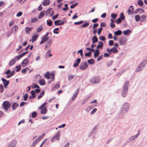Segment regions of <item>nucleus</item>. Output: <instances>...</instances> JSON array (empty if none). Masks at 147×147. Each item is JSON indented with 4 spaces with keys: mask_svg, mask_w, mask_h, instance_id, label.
Masks as SVG:
<instances>
[{
    "mask_svg": "<svg viewBox=\"0 0 147 147\" xmlns=\"http://www.w3.org/2000/svg\"><path fill=\"white\" fill-rule=\"evenodd\" d=\"M29 69L28 67H27L23 69L22 71V72L23 74H25L27 71H28Z\"/></svg>",
    "mask_w": 147,
    "mask_h": 147,
    "instance_id": "4c0bfd02",
    "label": "nucleus"
},
{
    "mask_svg": "<svg viewBox=\"0 0 147 147\" xmlns=\"http://www.w3.org/2000/svg\"><path fill=\"white\" fill-rule=\"evenodd\" d=\"M47 102H45L42 106L39 107V109H41V113L42 114L46 113L47 111V110L46 107L47 105Z\"/></svg>",
    "mask_w": 147,
    "mask_h": 147,
    "instance_id": "f03ea898",
    "label": "nucleus"
},
{
    "mask_svg": "<svg viewBox=\"0 0 147 147\" xmlns=\"http://www.w3.org/2000/svg\"><path fill=\"white\" fill-rule=\"evenodd\" d=\"M137 3L140 6H142L144 5V3L142 0H138Z\"/></svg>",
    "mask_w": 147,
    "mask_h": 147,
    "instance_id": "7c9ffc66",
    "label": "nucleus"
},
{
    "mask_svg": "<svg viewBox=\"0 0 147 147\" xmlns=\"http://www.w3.org/2000/svg\"><path fill=\"white\" fill-rule=\"evenodd\" d=\"M87 61L90 64H94V60L92 59L88 60Z\"/></svg>",
    "mask_w": 147,
    "mask_h": 147,
    "instance_id": "e433bc0d",
    "label": "nucleus"
},
{
    "mask_svg": "<svg viewBox=\"0 0 147 147\" xmlns=\"http://www.w3.org/2000/svg\"><path fill=\"white\" fill-rule=\"evenodd\" d=\"M22 14V12L20 11L18 13H17L16 14V16L18 17L21 16Z\"/></svg>",
    "mask_w": 147,
    "mask_h": 147,
    "instance_id": "774afa93",
    "label": "nucleus"
},
{
    "mask_svg": "<svg viewBox=\"0 0 147 147\" xmlns=\"http://www.w3.org/2000/svg\"><path fill=\"white\" fill-rule=\"evenodd\" d=\"M129 105L128 103H124L121 109V113H123L127 112L129 109Z\"/></svg>",
    "mask_w": 147,
    "mask_h": 147,
    "instance_id": "7ed1b4c3",
    "label": "nucleus"
},
{
    "mask_svg": "<svg viewBox=\"0 0 147 147\" xmlns=\"http://www.w3.org/2000/svg\"><path fill=\"white\" fill-rule=\"evenodd\" d=\"M117 14L112 13L111 14V17L112 18H117Z\"/></svg>",
    "mask_w": 147,
    "mask_h": 147,
    "instance_id": "8fccbe9b",
    "label": "nucleus"
},
{
    "mask_svg": "<svg viewBox=\"0 0 147 147\" xmlns=\"http://www.w3.org/2000/svg\"><path fill=\"white\" fill-rule=\"evenodd\" d=\"M28 95L27 94H25L23 96V98L25 101H26L27 99Z\"/></svg>",
    "mask_w": 147,
    "mask_h": 147,
    "instance_id": "de8ad7c7",
    "label": "nucleus"
},
{
    "mask_svg": "<svg viewBox=\"0 0 147 147\" xmlns=\"http://www.w3.org/2000/svg\"><path fill=\"white\" fill-rule=\"evenodd\" d=\"M14 74V71H12L10 74H7V78H9L11 77L12 76H13Z\"/></svg>",
    "mask_w": 147,
    "mask_h": 147,
    "instance_id": "c9c22d12",
    "label": "nucleus"
},
{
    "mask_svg": "<svg viewBox=\"0 0 147 147\" xmlns=\"http://www.w3.org/2000/svg\"><path fill=\"white\" fill-rule=\"evenodd\" d=\"M43 27L42 25H40L36 29V32H39L41 31L43 29Z\"/></svg>",
    "mask_w": 147,
    "mask_h": 147,
    "instance_id": "c85d7f7f",
    "label": "nucleus"
},
{
    "mask_svg": "<svg viewBox=\"0 0 147 147\" xmlns=\"http://www.w3.org/2000/svg\"><path fill=\"white\" fill-rule=\"evenodd\" d=\"M122 33V32L120 30H118L114 33V34L116 36L120 35Z\"/></svg>",
    "mask_w": 147,
    "mask_h": 147,
    "instance_id": "72a5a7b5",
    "label": "nucleus"
},
{
    "mask_svg": "<svg viewBox=\"0 0 147 147\" xmlns=\"http://www.w3.org/2000/svg\"><path fill=\"white\" fill-rule=\"evenodd\" d=\"M144 9H142L139 8L136 10L134 12V13L135 14H137L138 13L141 14L144 12Z\"/></svg>",
    "mask_w": 147,
    "mask_h": 147,
    "instance_id": "f8f14e48",
    "label": "nucleus"
},
{
    "mask_svg": "<svg viewBox=\"0 0 147 147\" xmlns=\"http://www.w3.org/2000/svg\"><path fill=\"white\" fill-rule=\"evenodd\" d=\"M92 42L93 43H94L97 42L98 41V39L96 36H94L92 38Z\"/></svg>",
    "mask_w": 147,
    "mask_h": 147,
    "instance_id": "393cba45",
    "label": "nucleus"
},
{
    "mask_svg": "<svg viewBox=\"0 0 147 147\" xmlns=\"http://www.w3.org/2000/svg\"><path fill=\"white\" fill-rule=\"evenodd\" d=\"M51 40H50L48 42L47 44L46 45L45 49L46 48H47V47H49L51 45Z\"/></svg>",
    "mask_w": 147,
    "mask_h": 147,
    "instance_id": "f704fd0d",
    "label": "nucleus"
},
{
    "mask_svg": "<svg viewBox=\"0 0 147 147\" xmlns=\"http://www.w3.org/2000/svg\"><path fill=\"white\" fill-rule=\"evenodd\" d=\"M127 41L126 38H121L119 40V43L121 45H123L125 44Z\"/></svg>",
    "mask_w": 147,
    "mask_h": 147,
    "instance_id": "4468645a",
    "label": "nucleus"
},
{
    "mask_svg": "<svg viewBox=\"0 0 147 147\" xmlns=\"http://www.w3.org/2000/svg\"><path fill=\"white\" fill-rule=\"evenodd\" d=\"M18 27L16 26H14L12 30V33L13 32H16L18 30Z\"/></svg>",
    "mask_w": 147,
    "mask_h": 147,
    "instance_id": "473e14b6",
    "label": "nucleus"
},
{
    "mask_svg": "<svg viewBox=\"0 0 147 147\" xmlns=\"http://www.w3.org/2000/svg\"><path fill=\"white\" fill-rule=\"evenodd\" d=\"M33 28L32 27H26L25 28V30L26 33L27 34H29V32L31 31H32V30Z\"/></svg>",
    "mask_w": 147,
    "mask_h": 147,
    "instance_id": "412c9836",
    "label": "nucleus"
},
{
    "mask_svg": "<svg viewBox=\"0 0 147 147\" xmlns=\"http://www.w3.org/2000/svg\"><path fill=\"white\" fill-rule=\"evenodd\" d=\"M53 9L50 8L46 12L45 15L47 16H51L53 14Z\"/></svg>",
    "mask_w": 147,
    "mask_h": 147,
    "instance_id": "1a4fd4ad",
    "label": "nucleus"
},
{
    "mask_svg": "<svg viewBox=\"0 0 147 147\" xmlns=\"http://www.w3.org/2000/svg\"><path fill=\"white\" fill-rule=\"evenodd\" d=\"M22 57H21L20 55L17 56L15 58V59H16L17 60H19V59H20Z\"/></svg>",
    "mask_w": 147,
    "mask_h": 147,
    "instance_id": "864d4df0",
    "label": "nucleus"
},
{
    "mask_svg": "<svg viewBox=\"0 0 147 147\" xmlns=\"http://www.w3.org/2000/svg\"><path fill=\"white\" fill-rule=\"evenodd\" d=\"M19 104L17 102H14L12 104V107L13 110H15L16 108L18 107Z\"/></svg>",
    "mask_w": 147,
    "mask_h": 147,
    "instance_id": "dca6fc26",
    "label": "nucleus"
},
{
    "mask_svg": "<svg viewBox=\"0 0 147 147\" xmlns=\"http://www.w3.org/2000/svg\"><path fill=\"white\" fill-rule=\"evenodd\" d=\"M39 83L40 85H43L45 84V81L43 79L40 80L39 81Z\"/></svg>",
    "mask_w": 147,
    "mask_h": 147,
    "instance_id": "a878e982",
    "label": "nucleus"
},
{
    "mask_svg": "<svg viewBox=\"0 0 147 147\" xmlns=\"http://www.w3.org/2000/svg\"><path fill=\"white\" fill-rule=\"evenodd\" d=\"M124 19H117V20H116L115 22L117 24L120 23L121 22V20H124Z\"/></svg>",
    "mask_w": 147,
    "mask_h": 147,
    "instance_id": "09e8293b",
    "label": "nucleus"
},
{
    "mask_svg": "<svg viewBox=\"0 0 147 147\" xmlns=\"http://www.w3.org/2000/svg\"><path fill=\"white\" fill-rule=\"evenodd\" d=\"M125 17L123 13H121L120 15V18H124Z\"/></svg>",
    "mask_w": 147,
    "mask_h": 147,
    "instance_id": "e2e57ef3",
    "label": "nucleus"
},
{
    "mask_svg": "<svg viewBox=\"0 0 147 147\" xmlns=\"http://www.w3.org/2000/svg\"><path fill=\"white\" fill-rule=\"evenodd\" d=\"M50 1L49 0H45L42 3V5L44 6H47L49 5Z\"/></svg>",
    "mask_w": 147,
    "mask_h": 147,
    "instance_id": "a211bd4d",
    "label": "nucleus"
},
{
    "mask_svg": "<svg viewBox=\"0 0 147 147\" xmlns=\"http://www.w3.org/2000/svg\"><path fill=\"white\" fill-rule=\"evenodd\" d=\"M102 28H99L98 30V35L100 34L102 30Z\"/></svg>",
    "mask_w": 147,
    "mask_h": 147,
    "instance_id": "6e6d98bb",
    "label": "nucleus"
},
{
    "mask_svg": "<svg viewBox=\"0 0 147 147\" xmlns=\"http://www.w3.org/2000/svg\"><path fill=\"white\" fill-rule=\"evenodd\" d=\"M83 22V21H82L78 22H75L74 24L76 25H79L82 23Z\"/></svg>",
    "mask_w": 147,
    "mask_h": 147,
    "instance_id": "052dcab7",
    "label": "nucleus"
},
{
    "mask_svg": "<svg viewBox=\"0 0 147 147\" xmlns=\"http://www.w3.org/2000/svg\"><path fill=\"white\" fill-rule=\"evenodd\" d=\"M97 109L96 108L93 109L91 112L90 113L91 114H93L94 113L97 111Z\"/></svg>",
    "mask_w": 147,
    "mask_h": 147,
    "instance_id": "680f3d73",
    "label": "nucleus"
},
{
    "mask_svg": "<svg viewBox=\"0 0 147 147\" xmlns=\"http://www.w3.org/2000/svg\"><path fill=\"white\" fill-rule=\"evenodd\" d=\"M4 87L2 84H0V92L2 93L3 91Z\"/></svg>",
    "mask_w": 147,
    "mask_h": 147,
    "instance_id": "a18cd8bd",
    "label": "nucleus"
},
{
    "mask_svg": "<svg viewBox=\"0 0 147 147\" xmlns=\"http://www.w3.org/2000/svg\"><path fill=\"white\" fill-rule=\"evenodd\" d=\"M1 80L3 82V84L4 87H6V86L9 84V81H7L6 79L3 78H2Z\"/></svg>",
    "mask_w": 147,
    "mask_h": 147,
    "instance_id": "2eb2a0df",
    "label": "nucleus"
},
{
    "mask_svg": "<svg viewBox=\"0 0 147 147\" xmlns=\"http://www.w3.org/2000/svg\"><path fill=\"white\" fill-rule=\"evenodd\" d=\"M59 30V28H55L53 30V32L55 34H58L59 32H55V30Z\"/></svg>",
    "mask_w": 147,
    "mask_h": 147,
    "instance_id": "bf43d9fd",
    "label": "nucleus"
},
{
    "mask_svg": "<svg viewBox=\"0 0 147 147\" xmlns=\"http://www.w3.org/2000/svg\"><path fill=\"white\" fill-rule=\"evenodd\" d=\"M44 13L42 12H41L40 13V15H39V16H38L39 18H42L44 16Z\"/></svg>",
    "mask_w": 147,
    "mask_h": 147,
    "instance_id": "603ef678",
    "label": "nucleus"
},
{
    "mask_svg": "<svg viewBox=\"0 0 147 147\" xmlns=\"http://www.w3.org/2000/svg\"><path fill=\"white\" fill-rule=\"evenodd\" d=\"M111 23L110 24V26L112 28H113L115 26V25L114 23V20H113V19H111Z\"/></svg>",
    "mask_w": 147,
    "mask_h": 147,
    "instance_id": "cd10ccee",
    "label": "nucleus"
},
{
    "mask_svg": "<svg viewBox=\"0 0 147 147\" xmlns=\"http://www.w3.org/2000/svg\"><path fill=\"white\" fill-rule=\"evenodd\" d=\"M103 57V55H101L99 56L98 58L97 59V61H100L101 59Z\"/></svg>",
    "mask_w": 147,
    "mask_h": 147,
    "instance_id": "69168bd1",
    "label": "nucleus"
},
{
    "mask_svg": "<svg viewBox=\"0 0 147 147\" xmlns=\"http://www.w3.org/2000/svg\"><path fill=\"white\" fill-rule=\"evenodd\" d=\"M59 133L60 131L58 132L56 135L52 138L51 140V142L55 141L56 140H59L60 137V134Z\"/></svg>",
    "mask_w": 147,
    "mask_h": 147,
    "instance_id": "0eeeda50",
    "label": "nucleus"
},
{
    "mask_svg": "<svg viewBox=\"0 0 147 147\" xmlns=\"http://www.w3.org/2000/svg\"><path fill=\"white\" fill-rule=\"evenodd\" d=\"M131 32V31L129 30H127L123 31V33L124 35H127L129 34Z\"/></svg>",
    "mask_w": 147,
    "mask_h": 147,
    "instance_id": "aec40b11",
    "label": "nucleus"
},
{
    "mask_svg": "<svg viewBox=\"0 0 147 147\" xmlns=\"http://www.w3.org/2000/svg\"><path fill=\"white\" fill-rule=\"evenodd\" d=\"M15 146L16 144L14 143V142H12L9 144L8 147H15Z\"/></svg>",
    "mask_w": 147,
    "mask_h": 147,
    "instance_id": "58836bf2",
    "label": "nucleus"
},
{
    "mask_svg": "<svg viewBox=\"0 0 147 147\" xmlns=\"http://www.w3.org/2000/svg\"><path fill=\"white\" fill-rule=\"evenodd\" d=\"M129 84V82H127L124 84L123 91L122 92L121 94L122 96L125 97L126 96V93L128 90V86Z\"/></svg>",
    "mask_w": 147,
    "mask_h": 147,
    "instance_id": "f257e3e1",
    "label": "nucleus"
},
{
    "mask_svg": "<svg viewBox=\"0 0 147 147\" xmlns=\"http://www.w3.org/2000/svg\"><path fill=\"white\" fill-rule=\"evenodd\" d=\"M46 55L50 57H51L52 56V54L51 53V50H49L47 51Z\"/></svg>",
    "mask_w": 147,
    "mask_h": 147,
    "instance_id": "ea45409f",
    "label": "nucleus"
},
{
    "mask_svg": "<svg viewBox=\"0 0 147 147\" xmlns=\"http://www.w3.org/2000/svg\"><path fill=\"white\" fill-rule=\"evenodd\" d=\"M54 24L56 26H60L63 25L64 22L61 20H57L54 21Z\"/></svg>",
    "mask_w": 147,
    "mask_h": 147,
    "instance_id": "9b49d317",
    "label": "nucleus"
},
{
    "mask_svg": "<svg viewBox=\"0 0 147 147\" xmlns=\"http://www.w3.org/2000/svg\"><path fill=\"white\" fill-rule=\"evenodd\" d=\"M38 35H34L32 37V42H34L35 41H36L37 40V39L38 37Z\"/></svg>",
    "mask_w": 147,
    "mask_h": 147,
    "instance_id": "2f4dec72",
    "label": "nucleus"
},
{
    "mask_svg": "<svg viewBox=\"0 0 147 147\" xmlns=\"http://www.w3.org/2000/svg\"><path fill=\"white\" fill-rule=\"evenodd\" d=\"M3 105L5 109L7 110L10 107V104L9 102L5 101L3 103Z\"/></svg>",
    "mask_w": 147,
    "mask_h": 147,
    "instance_id": "39448f33",
    "label": "nucleus"
},
{
    "mask_svg": "<svg viewBox=\"0 0 147 147\" xmlns=\"http://www.w3.org/2000/svg\"><path fill=\"white\" fill-rule=\"evenodd\" d=\"M89 25V24L88 23H85L81 26V27L82 28L86 27L88 26Z\"/></svg>",
    "mask_w": 147,
    "mask_h": 147,
    "instance_id": "37998d69",
    "label": "nucleus"
},
{
    "mask_svg": "<svg viewBox=\"0 0 147 147\" xmlns=\"http://www.w3.org/2000/svg\"><path fill=\"white\" fill-rule=\"evenodd\" d=\"M99 38L100 39L103 41L105 40H106V38L103 36H101Z\"/></svg>",
    "mask_w": 147,
    "mask_h": 147,
    "instance_id": "5fc2aeb1",
    "label": "nucleus"
},
{
    "mask_svg": "<svg viewBox=\"0 0 147 147\" xmlns=\"http://www.w3.org/2000/svg\"><path fill=\"white\" fill-rule=\"evenodd\" d=\"M91 51H89L88 53H86L85 54V56H90V55H91Z\"/></svg>",
    "mask_w": 147,
    "mask_h": 147,
    "instance_id": "338daca9",
    "label": "nucleus"
},
{
    "mask_svg": "<svg viewBox=\"0 0 147 147\" xmlns=\"http://www.w3.org/2000/svg\"><path fill=\"white\" fill-rule=\"evenodd\" d=\"M54 78V75L53 73H50L49 75V79H53Z\"/></svg>",
    "mask_w": 147,
    "mask_h": 147,
    "instance_id": "a19ab883",
    "label": "nucleus"
},
{
    "mask_svg": "<svg viewBox=\"0 0 147 147\" xmlns=\"http://www.w3.org/2000/svg\"><path fill=\"white\" fill-rule=\"evenodd\" d=\"M146 63L147 61H144L141 63L136 69V71L139 72L146 65Z\"/></svg>",
    "mask_w": 147,
    "mask_h": 147,
    "instance_id": "20e7f679",
    "label": "nucleus"
},
{
    "mask_svg": "<svg viewBox=\"0 0 147 147\" xmlns=\"http://www.w3.org/2000/svg\"><path fill=\"white\" fill-rule=\"evenodd\" d=\"M20 65H19V66H16V67L17 68V69L16 70V72H18L20 71Z\"/></svg>",
    "mask_w": 147,
    "mask_h": 147,
    "instance_id": "4d7b16f0",
    "label": "nucleus"
},
{
    "mask_svg": "<svg viewBox=\"0 0 147 147\" xmlns=\"http://www.w3.org/2000/svg\"><path fill=\"white\" fill-rule=\"evenodd\" d=\"M74 76L70 75L68 77V80H72L74 78Z\"/></svg>",
    "mask_w": 147,
    "mask_h": 147,
    "instance_id": "13d9d810",
    "label": "nucleus"
},
{
    "mask_svg": "<svg viewBox=\"0 0 147 147\" xmlns=\"http://www.w3.org/2000/svg\"><path fill=\"white\" fill-rule=\"evenodd\" d=\"M114 41L113 40H110L109 42V45L110 46H113L114 44Z\"/></svg>",
    "mask_w": 147,
    "mask_h": 147,
    "instance_id": "3c124183",
    "label": "nucleus"
},
{
    "mask_svg": "<svg viewBox=\"0 0 147 147\" xmlns=\"http://www.w3.org/2000/svg\"><path fill=\"white\" fill-rule=\"evenodd\" d=\"M111 53H115L118 52L117 49L115 47H113L111 49Z\"/></svg>",
    "mask_w": 147,
    "mask_h": 147,
    "instance_id": "b1692460",
    "label": "nucleus"
},
{
    "mask_svg": "<svg viewBox=\"0 0 147 147\" xmlns=\"http://www.w3.org/2000/svg\"><path fill=\"white\" fill-rule=\"evenodd\" d=\"M99 81V79L97 77H94L92 78L90 80V82L93 84L98 83Z\"/></svg>",
    "mask_w": 147,
    "mask_h": 147,
    "instance_id": "6e6552de",
    "label": "nucleus"
},
{
    "mask_svg": "<svg viewBox=\"0 0 147 147\" xmlns=\"http://www.w3.org/2000/svg\"><path fill=\"white\" fill-rule=\"evenodd\" d=\"M89 100V98H87L85 99H84L82 102V105H84V104L86 102H87Z\"/></svg>",
    "mask_w": 147,
    "mask_h": 147,
    "instance_id": "49530a36",
    "label": "nucleus"
},
{
    "mask_svg": "<svg viewBox=\"0 0 147 147\" xmlns=\"http://www.w3.org/2000/svg\"><path fill=\"white\" fill-rule=\"evenodd\" d=\"M29 60L27 58L24 59L22 63V65L24 67L26 66L28 63Z\"/></svg>",
    "mask_w": 147,
    "mask_h": 147,
    "instance_id": "9d476101",
    "label": "nucleus"
},
{
    "mask_svg": "<svg viewBox=\"0 0 147 147\" xmlns=\"http://www.w3.org/2000/svg\"><path fill=\"white\" fill-rule=\"evenodd\" d=\"M37 115V113L35 111H34L32 113V117L34 118Z\"/></svg>",
    "mask_w": 147,
    "mask_h": 147,
    "instance_id": "79ce46f5",
    "label": "nucleus"
},
{
    "mask_svg": "<svg viewBox=\"0 0 147 147\" xmlns=\"http://www.w3.org/2000/svg\"><path fill=\"white\" fill-rule=\"evenodd\" d=\"M79 88H77L76 89V90L75 92V93L74 94V95L77 96V95L79 93Z\"/></svg>",
    "mask_w": 147,
    "mask_h": 147,
    "instance_id": "0e129e2a",
    "label": "nucleus"
},
{
    "mask_svg": "<svg viewBox=\"0 0 147 147\" xmlns=\"http://www.w3.org/2000/svg\"><path fill=\"white\" fill-rule=\"evenodd\" d=\"M52 21L50 20H48L47 21V24L49 26H50L52 25Z\"/></svg>",
    "mask_w": 147,
    "mask_h": 147,
    "instance_id": "c03bdc74",
    "label": "nucleus"
},
{
    "mask_svg": "<svg viewBox=\"0 0 147 147\" xmlns=\"http://www.w3.org/2000/svg\"><path fill=\"white\" fill-rule=\"evenodd\" d=\"M99 44L97 45L96 49H98V48H102L103 47V44L102 42H99Z\"/></svg>",
    "mask_w": 147,
    "mask_h": 147,
    "instance_id": "bb28decb",
    "label": "nucleus"
},
{
    "mask_svg": "<svg viewBox=\"0 0 147 147\" xmlns=\"http://www.w3.org/2000/svg\"><path fill=\"white\" fill-rule=\"evenodd\" d=\"M45 94V92L44 91H42L40 93L38 97V99H40Z\"/></svg>",
    "mask_w": 147,
    "mask_h": 147,
    "instance_id": "c756f323",
    "label": "nucleus"
},
{
    "mask_svg": "<svg viewBox=\"0 0 147 147\" xmlns=\"http://www.w3.org/2000/svg\"><path fill=\"white\" fill-rule=\"evenodd\" d=\"M133 6H131L130 7L131 8V9H130L129 8L128 9L127 12L128 15H129L131 14L132 12H133L134 10V9L133 8Z\"/></svg>",
    "mask_w": 147,
    "mask_h": 147,
    "instance_id": "f3484780",
    "label": "nucleus"
},
{
    "mask_svg": "<svg viewBox=\"0 0 147 147\" xmlns=\"http://www.w3.org/2000/svg\"><path fill=\"white\" fill-rule=\"evenodd\" d=\"M99 54V51L98 49L95 50V52L94 53V57L95 58L98 56Z\"/></svg>",
    "mask_w": 147,
    "mask_h": 147,
    "instance_id": "5701e85b",
    "label": "nucleus"
},
{
    "mask_svg": "<svg viewBox=\"0 0 147 147\" xmlns=\"http://www.w3.org/2000/svg\"><path fill=\"white\" fill-rule=\"evenodd\" d=\"M88 64L86 62H85L84 64H81L80 66V69L84 70L88 67Z\"/></svg>",
    "mask_w": 147,
    "mask_h": 147,
    "instance_id": "ddd939ff",
    "label": "nucleus"
},
{
    "mask_svg": "<svg viewBox=\"0 0 147 147\" xmlns=\"http://www.w3.org/2000/svg\"><path fill=\"white\" fill-rule=\"evenodd\" d=\"M80 61H81V58H80L78 59L77 60V62L74 65V66L75 67H76L77 66H78L79 65V63H80Z\"/></svg>",
    "mask_w": 147,
    "mask_h": 147,
    "instance_id": "6ab92c4d",
    "label": "nucleus"
},
{
    "mask_svg": "<svg viewBox=\"0 0 147 147\" xmlns=\"http://www.w3.org/2000/svg\"><path fill=\"white\" fill-rule=\"evenodd\" d=\"M49 34V32H47L43 38L42 41L40 42V44H42L44 43L49 38V37L48 35Z\"/></svg>",
    "mask_w": 147,
    "mask_h": 147,
    "instance_id": "423d86ee",
    "label": "nucleus"
},
{
    "mask_svg": "<svg viewBox=\"0 0 147 147\" xmlns=\"http://www.w3.org/2000/svg\"><path fill=\"white\" fill-rule=\"evenodd\" d=\"M16 61L15 59H13L11 60L9 63V65L10 66H11L13 65L16 63Z\"/></svg>",
    "mask_w": 147,
    "mask_h": 147,
    "instance_id": "4be33fe9",
    "label": "nucleus"
}]
</instances>
